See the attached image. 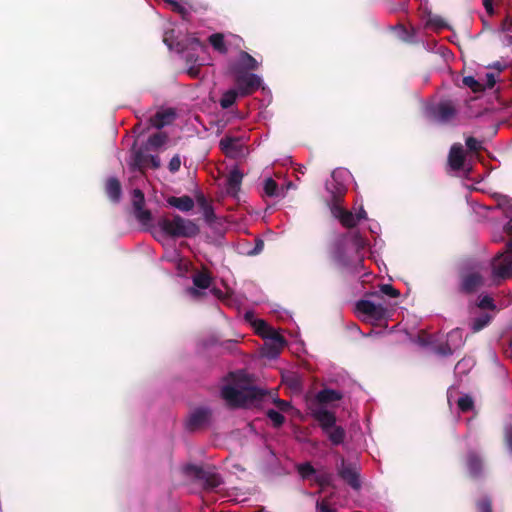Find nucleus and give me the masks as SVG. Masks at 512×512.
<instances>
[{
	"label": "nucleus",
	"instance_id": "10",
	"mask_svg": "<svg viewBox=\"0 0 512 512\" xmlns=\"http://www.w3.org/2000/svg\"><path fill=\"white\" fill-rule=\"evenodd\" d=\"M234 77L240 96H247L262 85V78L254 73L238 71L235 72Z\"/></svg>",
	"mask_w": 512,
	"mask_h": 512
},
{
	"label": "nucleus",
	"instance_id": "54",
	"mask_svg": "<svg viewBox=\"0 0 512 512\" xmlns=\"http://www.w3.org/2000/svg\"><path fill=\"white\" fill-rule=\"evenodd\" d=\"M505 438H506L507 445L509 446L510 449H512V428L511 427L505 428Z\"/></svg>",
	"mask_w": 512,
	"mask_h": 512
},
{
	"label": "nucleus",
	"instance_id": "13",
	"mask_svg": "<svg viewBox=\"0 0 512 512\" xmlns=\"http://www.w3.org/2000/svg\"><path fill=\"white\" fill-rule=\"evenodd\" d=\"M144 204L145 198L143 192L140 189H134L132 192L134 215L142 225H148L152 220V215L149 210L144 209Z\"/></svg>",
	"mask_w": 512,
	"mask_h": 512
},
{
	"label": "nucleus",
	"instance_id": "58",
	"mask_svg": "<svg viewBox=\"0 0 512 512\" xmlns=\"http://www.w3.org/2000/svg\"><path fill=\"white\" fill-rule=\"evenodd\" d=\"M275 403L278 406L280 410H287L290 406V404L287 401L281 400V399H275Z\"/></svg>",
	"mask_w": 512,
	"mask_h": 512
},
{
	"label": "nucleus",
	"instance_id": "60",
	"mask_svg": "<svg viewBox=\"0 0 512 512\" xmlns=\"http://www.w3.org/2000/svg\"><path fill=\"white\" fill-rule=\"evenodd\" d=\"M253 317H254L253 312H251V311H247V312L245 313V319H246L247 321L252 322Z\"/></svg>",
	"mask_w": 512,
	"mask_h": 512
},
{
	"label": "nucleus",
	"instance_id": "49",
	"mask_svg": "<svg viewBox=\"0 0 512 512\" xmlns=\"http://www.w3.org/2000/svg\"><path fill=\"white\" fill-rule=\"evenodd\" d=\"M482 143L474 137H468L466 139V146L471 151H477L481 148Z\"/></svg>",
	"mask_w": 512,
	"mask_h": 512
},
{
	"label": "nucleus",
	"instance_id": "3",
	"mask_svg": "<svg viewBox=\"0 0 512 512\" xmlns=\"http://www.w3.org/2000/svg\"><path fill=\"white\" fill-rule=\"evenodd\" d=\"M200 233L196 221L184 218L179 214L171 217H162L155 227V237L158 241L163 238H194Z\"/></svg>",
	"mask_w": 512,
	"mask_h": 512
},
{
	"label": "nucleus",
	"instance_id": "39",
	"mask_svg": "<svg viewBox=\"0 0 512 512\" xmlns=\"http://www.w3.org/2000/svg\"><path fill=\"white\" fill-rule=\"evenodd\" d=\"M455 401L457 402L458 408L461 412H468L472 410L474 407V401L472 397L468 394L462 395Z\"/></svg>",
	"mask_w": 512,
	"mask_h": 512
},
{
	"label": "nucleus",
	"instance_id": "50",
	"mask_svg": "<svg viewBox=\"0 0 512 512\" xmlns=\"http://www.w3.org/2000/svg\"><path fill=\"white\" fill-rule=\"evenodd\" d=\"M398 35L405 42H413L414 41V34L410 33L409 31H407L406 29H404L402 27L399 29Z\"/></svg>",
	"mask_w": 512,
	"mask_h": 512
},
{
	"label": "nucleus",
	"instance_id": "33",
	"mask_svg": "<svg viewBox=\"0 0 512 512\" xmlns=\"http://www.w3.org/2000/svg\"><path fill=\"white\" fill-rule=\"evenodd\" d=\"M209 43L215 51L220 54L227 53V47L224 41V36L221 33H214L209 37Z\"/></svg>",
	"mask_w": 512,
	"mask_h": 512
},
{
	"label": "nucleus",
	"instance_id": "36",
	"mask_svg": "<svg viewBox=\"0 0 512 512\" xmlns=\"http://www.w3.org/2000/svg\"><path fill=\"white\" fill-rule=\"evenodd\" d=\"M192 281L195 287L207 289L211 284L212 278L206 272H199L192 277Z\"/></svg>",
	"mask_w": 512,
	"mask_h": 512
},
{
	"label": "nucleus",
	"instance_id": "30",
	"mask_svg": "<svg viewBox=\"0 0 512 512\" xmlns=\"http://www.w3.org/2000/svg\"><path fill=\"white\" fill-rule=\"evenodd\" d=\"M198 203L202 209L203 219L207 224H212L215 220V213L213 207L207 203L204 196H199L197 198Z\"/></svg>",
	"mask_w": 512,
	"mask_h": 512
},
{
	"label": "nucleus",
	"instance_id": "5",
	"mask_svg": "<svg viewBox=\"0 0 512 512\" xmlns=\"http://www.w3.org/2000/svg\"><path fill=\"white\" fill-rule=\"evenodd\" d=\"M253 325L258 334L268 339L265 343L262 354L268 359H276L280 353V350L285 345L284 338L276 333L268 324L263 320H255Z\"/></svg>",
	"mask_w": 512,
	"mask_h": 512
},
{
	"label": "nucleus",
	"instance_id": "47",
	"mask_svg": "<svg viewBox=\"0 0 512 512\" xmlns=\"http://www.w3.org/2000/svg\"><path fill=\"white\" fill-rule=\"evenodd\" d=\"M480 512H492L491 501L489 498H483L477 503Z\"/></svg>",
	"mask_w": 512,
	"mask_h": 512
},
{
	"label": "nucleus",
	"instance_id": "17",
	"mask_svg": "<svg viewBox=\"0 0 512 512\" xmlns=\"http://www.w3.org/2000/svg\"><path fill=\"white\" fill-rule=\"evenodd\" d=\"M312 416L319 422L324 432H328L335 426V415L323 406L313 409Z\"/></svg>",
	"mask_w": 512,
	"mask_h": 512
},
{
	"label": "nucleus",
	"instance_id": "64",
	"mask_svg": "<svg viewBox=\"0 0 512 512\" xmlns=\"http://www.w3.org/2000/svg\"><path fill=\"white\" fill-rule=\"evenodd\" d=\"M164 2L173 5L176 1L175 0H164Z\"/></svg>",
	"mask_w": 512,
	"mask_h": 512
},
{
	"label": "nucleus",
	"instance_id": "2",
	"mask_svg": "<svg viewBox=\"0 0 512 512\" xmlns=\"http://www.w3.org/2000/svg\"><path fill=\"white\" fill-rule=\"evenodd\" d=\"M163 42L169 50H176L183 54L186 65L188 67L187 73L192 77L199 75V67L204 65V60L200 59L198 53H206L208 51L207 45L201 43L196 37H187L185 42L180 41L175 36L173 29L166 30L163 37Z\"/></svg>",
	"mask_w": 512,
	"mask_h": 512
},
{
	"label": "nucleus",
	"instance_id": "23",
	"mask_svg": "<svg viewBox=\"0 0 512 512\" xmlns=\"http://www.w3.org/2000/svg\"><path fill=\"white\" fill-rule=\"evenodd\" d=\"M242 179H243L242 172L237 168L232 169L229 172L228 177H227V182H226L227 193L236 195L237 192L240 190Z\"/></svg>",
	"mask_w": 512,
	"mask_h": 512
},
{
	"label": "nucleus",
	"instance_id": "14",
	"mask_svg": "<svg viewBox=\"0 0 512 512\" xmlns=\"http://www.w3.org/2000/svg\"><path fill=\"white\" fill-rule=\"evenodd\" d=\"M465 344L463 332L460 329H454L447 335V342L445 346H440L436 349V353L441 356L452 355L456 350L460 349Z\"/></svg>",
	"mask_w": 512,
	"mask_h": 512
},
{
	"label": "nucleus",
	"instance_id": "31",
	"mask_svg": "<svg viewBox=\"0 0 512 512\" xmlns=\"http://www.w3.org/2000/svg\"><path fill=\"white\" fill-rule=\"evenodd\" d=\"M167 140H168V136L166 135V133H163V132L155 133L148 138L146 147H147V149L157 150V149L161 148L162 146H164L166 144Z\"/></svg>",
	"mask_w": 512,
	"mask_h": 512
},
{
	"label": "nucleus",
	"instance_id": "27",
	"mask_svg": "<svg viewBox=\"0 0 512 512\" xmlns=\"http://www.w3.org/2000/svg\"><path fill=\"white\" fill-rule=\"evenodd\" d=\"M425 24L426 26L437 30L449 27L441 16L432 14V12L427 8H425Z\"/></svg>",
	"mask_w": 512,
	"mask_h": 512
},
{
	"label": "nucleus",
	"instance_id": "34",
	"mask_svg": "<svg viewBox=\"0 0 512 512\" xmlns=\"http://www.w3.org/2000/svg\"><path fill=\"white\" fill-rule=\"evenodd\" d=\"M163 260L176 263L178 265L179 269H182V266L185 271L188 270V263H183V260L181 258V254L177 249H172L170 251H167L163 256Z\"/></svg>",
	"mask_w": 512,
	"mask_h": 512
},
{
	"label": "nucleus",
	"instance_id": "43",
	"mask_svg": "<svg viewBox=\"0 0 512 512\" xmlns=\"http://www.w3.org/2000/svg\"><path fill=\"white\" fill-rule=\"evenodd\" d=\"M267 417L272 421L275 427L281 426L285 420L284 416L274 409H269L267 411Z\"/></svg>",
	"mask_w": 512,
	"mask_h": 512
},
{
	"label": "nucleus",
	"instance_id": "48",
	"mask_svg": "<svg viewBox=\"0 0 512 512\" xmlns=\"http://www.w3.org/2000/svg\"><path fill=\"white\" fill-rule=\"evenodd\" d=\"M317 512H336L334 508H332L327 500L318 501L316 505Z\"/></svg>",
	"mask_w": 512,
	"mask_h": 512
},
{
	"label": "nucleus",
	"instance_id": "56",
	"mask_svg": "<svg viewBox=\"0 0 512 512\" xmlns=\"http://www.w3.org/2000/svg\"><path fill=\"white\" fill-rule=\"evenodd\" d=\"M492 1L493 0H483V5L485 7L486 12L489 15H493L494 14V8H493Z\"/></svg>",
	"mask_w": 512,
	"mask_h": 512
},
{
	"label": "nucleus",
	"instance_id": "59",
	"mask_svg": "<svg viewBox=\"0 0 512 512\" xmlns=\"http://www.w3.org/2000/svg\"><path fill=\"white\" fill-rule=\"evenodd\" d=\"M172 6H173V9L177 12L182 13L184 11V7L181 4H179L177 1Z\"/></svg>",
	"mask_w": 512,
	"mask_h": 512
},
{
	"label": "nucleus",
	"instance_id": "62",
	"mask_svg": "<svg viewBox=\"0 0 512 512\" xmlns=\"http://www.w3.org/2000/svg\"><path fill=\"white\" fill-rule=\"evenodd\" d=\"M290 188H294V185H293L292 182H288L287 185L284 187L285 194L287 193V190L290 189Z\"/></svg>",
	"mask_w": 512,
	"mask_h": 512
},
{
	"label": "nucleus",
	"instance_id": "29",
	"mask_svg": "<svg viewBox=\"0 0 512 512\" xmlns=\"http://www.w3.org/2000/svg\"><path fill=\"white\" fill-rule=\"evenodd\" d=\"M148 157L142 149L135 150L131 157L130 166L133 170H141L148 162Z\"/></svg>",
	"mask_w": 512,
	"mask_h": 512
},
{
	"label": "nucleus",
	"instance_id": "53",
	"mask_svg": "<svg viewBox=\"0 0 512 512\" xmlns=\"http://www.w3.org/2000/svg\"><path fill=\"white\" fill-rule=\"evenodd\" d=\"M148 162L151 164L152 168L157 169L161 166V160L156 155H149Z\"/></svg>",
	"mask_w": 512,
	"mask_h": 512
},
{
	"label": "nucleus",
	"instance_id": "11",
	"mask_svg": "<svg viewBox=\"0 0 512 512\" xmlns=\"http://www.w3.org/2000/svg\"><path fill=\"white\" fill-rule=\"evenodd\" d=\"M356 311L359 314L375 321L383 320L388 315V310L383 304L375 303L370 300L358 301L356 303Z\"/></svg>",
	"mask_w": 512,
	"mask_h": 512
},
{
	"label": "nucleus",
	"instance_id": "16",
	"mask_svg": "<svg viewBox=\"0 0 512 512\" xmlns=\"http://www.w3.org/2000/svg\"><path fill=\"white\" fill-rule=\"evenodd\" d=\"M211 416V411L206 407H199L194 409L186 422L188 429L194 430L199 427H202L206 423H208Z\"/></svg>",
	"mask_w": 512,
	"mask_h": 512
},
{
	"label": "nucleus",
	"instance_id": "35",
	"mask_svg": "<svg viewBox=\"0 0 512 512\" xmlns=\"http://www.w3.org/2000/svg\"><path fill=\"white\" fill-rule=\"evenodd\" d=\"M491 321V316L487 313L481 314L480 316L474 318L470 323V329L472 332L476 333L485 328Z\"/></svg>",
	"mask_w": 512,
	"mask_h": 512
},
{
	"label": "nucleus",
	"instance_id": "7",
	"mask_svg": "<svg viewBox=\"0 0 512 512\" xmlns=\"http://www.w3.org/2000/svg\"><path fill=\"white\" fill-rule=\"evenodd\" d=\"M332 216L346 228L355 227L359 221L367 219V212L361 206L356 214L345 209L341 202H328Z\"/></svg>",
	"mask_w": 512,
	"mask_h": 512
},
{
	"label": "nucleus",
	"instance_id": "24",
	"mask_svg": "<svg viewBox=\"0 0 512 512\" xmlns=\"http://www.w3.org/2000/svg\"><path fill=\"white\" fill-rule=\"evenodd\" d=\"M483 283L482 277L478 273L466 275L461 283V288L465 292H473Z\"/></svg>",
	"mask_w": 512,
	"mask_h": 512
},
{
	"label": "nucleus",
	"instance_id": "6",
	"mask_svg": "<svg viewBox=\"0 0 512 512\" xmlns=\"http://www.w3.org/2000/svg\"><path fill=\"white\" fill-rule=\"evenodd\" d=\"M351 180L352 175L349 170L345 168L335 169L331 174V178L325 184L326 190L331 196L329 202H341L342 196L346 192Z\"/></svg>",
	"mask_w": 512,
	"mask_h": 512
},
{
	"label": "nucleus",
	"instance_id": "55",
	"mask_svg": "<svg viewBox=\"0 0 512 512\" xmlns=\"http://www.w3.org/2000/svg\"><path fill=\"white\" fill-rule=\"evenodd\" d=\"M368 229L373 234H378L380 231V225L376 221H370Z\"/></svg>",
	"mask_w": 512,
	"mask_h": 512
},
{
	"label": "nucleus",
	"instance_id": "12",
	"mask_svg": "<svg viewBox=\"0 0 512 512\" xmlns=\"http://www.w3.org/2000/svg\"><path fill=\"white\" fill-rule=\"evenodd\" d=\"M337 469L340 477L345 480L354 490H359L361 488L359 468L355 463H347L344 459H342Z\"/></svg>",
	"mask_w": 512,
	"mask_h": 512
},
{
	"label": "nucleus",
	"instance_id": "41",
	"mask_svg": "<svg viewBox=\"0 0 512 512\" xmlns=\"http://www.w3.org/2000/svg\"><path fill=\"white\" fill-rule=\"evenodd\" d=\"M462 83L464 86L470 88L475 93L482 91L480 78L476 79L473 76H465L462 79Z\"/></svg>",
	"mask_w": 512,
	"mask_h": 512
},
{
	"label": "nucleus",
	"instance_id": "45",
	"mask_svg": "<svg viewBox=\"0 0 512 512\" xmlns=\"http://www.w3.org/2000/svg\"><path fill=\"white\" fill-rule=\"evenodd\" d=\"M478 306L480 308H484V309H494L495 308L493 299L488 295H484V296L480 297Z\"/></svg>",
	"mask_w": 512,
	"mask_h": 512
},
{
	"label": "nucleus",
	"instance_id": "42",
	"mask_svg": "<svg viewBox=\"0 0 512 512\" xmlns=\"http://www.w3.org/2000/svg\"><path fill=\"white\" fill-rule=\"evenodd\" d=\"M482 91L485 89H491L497 82L495 73H486L484 77H480Z\"/></svg>",
	"mask_w": 512,
	"mask_h": 512
},
{
	"label": "nucleus",
	"instance_id": "9",
	"mask_svg": "<svg viewBox=\"0 0 512 512\" xmlns=\"http://www.w3.org/2000/svg\"><path fill=\"white\" fill-rule=\"evenodd\" d=\"M219 147L229 158L240 159L249 153L244 137L225 135L221 138Z\"/></svg>",
	"mask_w": 512,
	"mask_h": 512
},
{
	"label": "nucleus",
	"instance_id": "15",
	"mask_svg": "<svg viewBox=\"0 0 512 512\" xmlns=\"http://www.w3.org/2000/svg\"><path fill=\"white\" fill-rule=\"evenodd\" d=\"M493 276L499 279L512 276V250L505 252L494 262Z\"/></svg>",
	"mask_w": 512,
	"mask_h": 512
},
{
	"label": "nucleus",
	"instance_id": "44",
	"mask_svg": "<svg viewBox=\"0 0 512 512\" xmlns=\"http://www.w3.org/2000/svg\"><path fill=\"white\" fill-rule=\"evenodd\" d=\"M380 292L384 295H387L392 298H396L400 295L399 291L396 290L392 285L390 284H382L380 286Z\"/></svg>",
	"mask_w": 512,
	"mask_h": 512
},
{
	"label": "nucleus",
	"instance_id": "26",
	"mask_svg": "<svg viewBox=\"0 0 512 512\" xmlns=\"http://www.w3.org/2000/svg\"><path fill=\"white\" fill-rule=\"evenodd\" d=\"M343 397L342 393L334 389H323L319 391L315 398L321 404H327L330 402L338 401Z\"/></svg>",
	"mask_w": 512,
	"mask_h": 512
},
{
	"label": "nucleus",
	"instance_id": "18",
	"mask_svg": "<svg viewBox=\"0 0 512 512\" xmlns=\"http://www.w3.org/2000/svg\"><path fill=\"white\" fill-rule=\"evenodd\" d=\"M258 67L259 62L247 52L242 51L233 66V74L238 71L248 72L250 70H256Z\"/></svg>",
	"mask_w": 512,
	"mask_h": 512
},
{
	"label": "nucleus",
	"instance_id": "28",
	"mask_svg": "<svg viewBox=\"0 0 512 512\" xmlns=\"http://www.w3.org/2000/svg\"><path fill=\"white\" fill-rule=\"evenodd\" d=\"M264 191L266 195L270 197H285L284 186L279 187L278 184L272 178L265 179Z\"/></svg>",
	"mask_w": 512,
	"mask_h": 512
},
{
	"label": "nucleus",
	"instance_id": "51",
	"mask_svg": "<svg viewBox=\"0 0 512 512\" xmlns=\"http://www.w3.org/2000/svg\"><path fill=\"white\" fill-rule=\"evenodd\" d=\"M263 248H264L263 240L257 239L254 248L248 252V255H251V256L257 255L263 250Z\"/></svg>",
	"mask_w": 512,
	"mask_h": 512
},
{
	"label": "nucleus",
	"instance_id": "38",
	"mask_svg": "<svg viewBox=\"0 0 512 512\" xmlns=\"http://www.w3.org/2000/svg\"><path fill=\"white\" fill-rule=\"evenodd\" d=\"M474 366V361L471 358H463L455 366L456 375L467 374Z\"/></svg>",
	"mask_w": 512,
	"mask_h": 512
},
{
	"label": "nucleus",
	"instance_id": "1",
	"mask_svg": "<svg viewBox=\"0 0 512 512\" xmlns=\"http://www.w3.org/2000/svg\"><path fill=\"white\" fill-rule=\"evenodd\" d=\"M230 378L231 383L221 389V396L228 406L249 408L262 400L264 391L249 382L246 372H233Z\"/></svg>",
	"mask_w": 512,
	"mask_h": 512
},
{
	"label": "nucleus",
	"instance_id": "37",
	"mask_svg": "<svg viewBox=\"0 0 512 512\" xmlns=\"http://www.w3.org/2000/svg\"><path fill=\"white\" fill-rule=\"evenodd\" d=\"M467 465H468V469H469V472L471 475H473V476L479 475V473L481 471L482 464H481V460L479 459V457L476 454L470 453L468 455Z\"/></svg>",
	"mask_w": 512,
	"mask_h": 512
},
{
	"label": "nucleus",
	"instance_id": "40",
	"mask_svg": "<svg viewBox=\"0 0 512 512\" xmlns=\"http://www.w3.org/2000/svg\"><path fill=\"white\" fill-rule=\"evenodd\" d=\"M325 433L328 435L329 440L335 445L341 444L345 437V432L341 427L334 426L331 430Z\"/></svg>",
	"mask_w": 512,
	"mask_h": 512
},
{
	"label": "nucleus",
	"instance_id": "20",
	"mask_svg": "<svg viewBox=\"0 0 512 512\" xmlns=\"http://www.w3.org/2000/svg\"><path fill=\"white\" fill-rule=\"evenodd\" d=\"M464 161L465 155L463 146L459 143L453 144L448 156V163L450 167L456 171L461 170L464 168Z\"/></svg>",
	"mask_w": 512,
	"mask_h": 512
},
{
	"label": "nucleus",
	"instance_id": "61",
	"mask_svg": "<svg viewBox=\"0 0 512 512\" xmlns=\"http://www.w3.org/2000/svg\"><path fill=\"white\" fill-rule=\"evenodd\" d=\"M505 43L512 45V33L505 36Z\"/></svg>",
	"mask_w": 512,
	"mask_h": 512
},
{
	"label": "nucleus",
	"instance_id": "19",
	"mask_svg": "<svg viewBox=\"0 0 512 512\" xmlns=\"http://www.w3.org/2000/svg\"><path fill=\"white\" fill-rule=\"evenodd\" d=\"M175 117L176 114L172 109L161 110L149 119V124L156 129H161L171 124Z\"/></svg>",
	"mask_w": 512,
	"mask_h": 512
},
{
	"label": "nucleus",
	"instance_id": "57",
	"mask_svg": "<svg viewBox=\"0 0 512 512\" xmlns=\"http://www.w3.org/2000/svg\"><path fill=\"white\" fill-rule=\"evenodd\" d=\"M456 392V389L452 386L448 389L447 391V401H448V404L450 406H452V403L453 401L455 400L454 398V393Z\"/></svg>",
	"mask_w": 512,
	"mask_h": 512
},
{
	"label": "nucleus",
	"instance_id": "22",
	"mask_svg": "<svg viewBox=\"0 0 512 512\" xmlns=\"http://www.w3.org/2000/svg\"><path fill=\"white\" fill-rule=\"evenodd\" d=\"M169 206L178 209L181 212H189L194 208V200L188 195L181 197L171 196L167 199Z\"/></svg>",
	"mask_w": 512,
	"mask_h": 512
},
{
	"label": "nucleus",
	"instance_id": "63",
	"mask_svg": "<svg viewBox=\"0 0 512 512\" xmlns=\"http://www.w3.org/2000/svg\"><path fill=\"white\" fill-rule=\"evenodd\" d=\"M188 291H189L192 295H197V294H198V292H197V290H196L195 288H190Z\"/></svg>",
	"mask_w": 512,
	"mask_h": 512
},
{
	"label": "nucleus",
	"instance_id": "4",
	"mask_svg": "<svg viewBox=\"0 0 512 512\" xmlns=\"http://www.w3.org/2000/svg\"><path fill=\"white\" fill-rule=\"evenodd\" d=\"M349 238L351 239L352 244L357 253L364 249L367 245L366 240L357 231L352 232L351 234L339 235L333 243L332 257L342 267L349 266V260L346 251V246Z\"/></svg>",
	"mask_w": 512,
	"mask_h": 512
},
{
	"label": "nucleus",
	"instance_id": "32",
	"mask_svg": "<svg viewBox=\"0 0 512 512\" xmlns=\"http://www.w3.org/2000/svg\"><path fill=\"white\" fill-rule=\"evenodd\" d=\"M238 96H240V94L237 88L225 91L220 99V106L223 109L230 108L235 103Z\"/></svg>",
	"mask_w": 512,
	"mask_h": 512
},
{
	"label": "nucleus",
	"instance_id": "25",
	"mask_svg": "<svg viewBox=\"0 0 512 512\" xmlns=\"http://www.w3.org/2000/svg\"><path fill=\"white\" fill-rule=\"evenodd\" d=\"M106 192L109 199L113 202H119L122 196L121 185L117 178L110 177L106 183Z\"/></svg>",
	"mask_w": 512,
	"mask_h": 512
},
{
	"label": "nucleus",
	"instance_id": "46",
	"mask_svg": "<svg viewBox=\"0 0 512 512\" xmlns=\"http://www.w3.org/2000/svg\"><path fill=\"white\" fill-rule=\"evenodd\" d=\"M181 167V159H180V156L177 154V155H174L170 161H169V164H168V169L171 173H176L179 171Z\"/></svg>",
	"mask_w": 512,
	"mask_h": 512
},
{
	"label": "nucleus",
	"instance_id": "52",
	"mask_svg": "<svg viewBox=\"0 0 512 512\" xmlns=\"http://www.w3.org/2000/svg\"><path fill=\"white\" fill-rule=\"evenodd\" d=\"M501 32L512 33V20L507 17L501 24Z\"/></svg>",
	"mask_w": 512,
	"mask_h": 512
},
{
	"label": "nucleus",
	"instance_id": "8",
	"mask_svg": "<svg viewBox=\"0 0 512 512\" xmlns=\"http://www.w3.org/2000/svg\"><path fill=\"white\" fill-rule=\"evenodd\" d=\"M426 115L437 123L449 124L455 120L457 109L452 101L446 100L427 106Z\"/></svg>",
	"mask_w": 512,
	"mask_h": 512
},
{
	"label": "nucleus",
	"instance_id": "21",
	"mask_svg": "<svg viewBox=\"0 0 512 512\" xmlns=\"http://www.w3.org/2000/svg\"><path fill=\"white\" fill-rule=\"evenodd\" d=\"M297 471L299 473V475L301 476V478L303 479H309L313 476H315L316 480L320 483V485H325V484H328L331 480V476L330 475H317L316 473V470L314 469V467L306 462V463H302V464H299L297 466Z\"/></svg>",
	"mask_w": 512,
	"mask_h": 512
}]
</instances>
